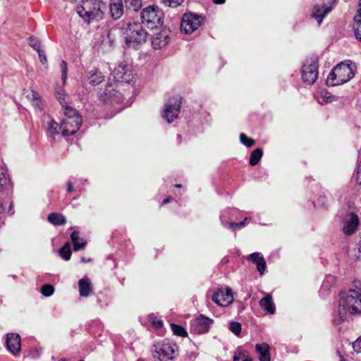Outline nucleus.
Returning <instances> with one entry per match:
<instances>
[{"instance_id": "aec40b11", "label": "nucleus", "mask_w": 361, "mask_h": 361, "mask_svg": "<svg viewBox=\"0 0 361 361\" xmlns=\"http://www.w3.org/2000/svg\"><path fill=\"white\" fill-rule=\"evenodd\" d=\"M104 80V75L98 69L94 68L90 71L87 73V82L92 86H96Z\"/></svg>"}, {"instance_id": "393cba45", "label": "nucleus", "mask_w": 361, "mask_h": 361, "mask_svg": "<svg viewBox=\"0 0 361 361\" xmlns=\"http://www.w3.org/2000/svg\"><path fill=\"white\" fill-rule=\"evenodd\" d=\"M247 219H248L246 217L243 221L238 223L227 222L226 221L224 220L223 215L220 216L221 224L225 227L231 228L233 231L244 227L247 224Z\"/></svg>"}, {"instance_id": "dca6fc26", "label": "nucleus", "mask_w": 361, "mask_h": 361, "mask_svg": "<svg viewBox=\"0 0 361 361\" xmlns=\"http://www.w3.org/2000/svg\"><path fill=\"white\" fill-rule=\"evenodd\" d=\"M135 30V22L128 23L127 27L123 32L125 38V44L127 47H135V35L134 32Z\"/></svg>"}, {"instance_id": "de8ad7c7", "label": "nucleus", "mask_w": 361, "mask_h": 361, "mask_svg": "<svg viewBox=\"0 0 361 361\" xmlns=\"http://www.w3.org/2000/svg\"><path fill=\"white\" fill-rule=\"evenodd\" d=\"M353 348L356 353H361V336L353 343Z\"/></svg>"}, {"instance_id": "bf43d9fd", "label": "nucleus", "mask_w": 361, "mask_h": 361, "mask_svg": "<svg viewBox=\"0 0 361 361\" xmlns=\"http://www.w3.org/2000/svg\"><path fill=\"white\" fill-rule=\"evenodd\" d=\"M213 3L215 4H224L226 2V0H212Z\"/></svg>"}, {"instance_id": "0e129e2a", "label": "nucleus", "mask_w": 361, "mask_h": 361, "mask_svg": "<svg viewBox=\"0 0 361 361\" xmlns=\"http://www.w3.org/2000/svg\"><path fill=\"white\" fill-rule=\"evenodd\" d=\"M178 142L180 144L181 142V136L180 135H177Z\"/></svg>"}, {"instance_id": "a878e982", "label": "nucleus", "mask_w": 361, "mask_h": 361, "mask_svg": "<svg viewBox=\"0 0 361 361\" xmlns=\"http://www.w3.org/2000/svg\"><path fill=\"white\" fill-rule=\"evenodd\" d=\"M317 100L319 104L323 105L333 101H336L337 99L334 95L327 92L326 90H322L320 94L317 97Z\"/></svg>"}, {"instance_id": "5fc2aeb1", "label": "nucleus", "mask_w": 361, "mask_h": 361, "mask_svg": "<svg viewBox=\"0 0 361 361\" xmlns=\"http://www.w3.org/2000/svg\"><path fill=\"white\" fill-rule=\"evenodd\" d=\"M326 197H320L317 200V204L322 207H324L326 205Z\"/></svg>"}, {"instance_id": "f257e3e1", "label": "nucleus", "mask_w": 361, "mask_h": 361, "mask_svg": "<svg viewBox=\"0 0 361 361\" xmlns=\"http://www.w3.org/2000/svg\"><path fill=\"white\" fill-rule=\"evenodd\" d=\"M339 314L348 312L351 314H361V293L343 291L340 293Z\"/></svg>"}, {"instance_id": "c03bdc74", "label": "nucleus", "mask_w": 361, "mask_h": 361, "mask_svg": "<svg viewBox=\"0 0 361 361\" xmlns=\"http://www.w3.org/2000/svg\"><path fill=\"white\" fill-rule=\"evenodd\" d=\"M106 86L109 87L110 88V90H109L106 89V90L104 92V95H103V94L101 95L103 97L104 99H105L106 97L109 98L111 96L114 95V93L112 92L114 91V89L113 87L112 84L111 83H108L106 85Z\"/></svg>"}, {"instance_id": "a19ab883", "label": "nucleus", "mask_w": 361, "mask_h": 361, "mask_svg": "<svg viewBox=\"0 0 361 361\" xmlns=\"http://www.w3.org/2000/svg\"><path fill=\"white\" fill-rule=\"evenodd\" d=\"M335 282V277L333 276H328L325 281H324L322 288L323 289H328Z\"/></svg>"}, {"instance_id": "58836bf2", "label": "nucleus", "mask_w": 361, "mask_h": 361, "mask_svg": "<svg viewBox=\"0 0 361 361\" xmlns=\"http://www.w3.org/2000/svg\"><path fill=\"white\" fill-rule=\"evenodd\" d=\"M147 37V33L145 30L140 28H137V44L142 43V42H145Z\"/></svg>"}, {"instance_id": "0eeeda50", "label": "nucleus", "mask_w": 361, "mask_h": 361, "mask_svg": "<svg viewBox=\"0 0 361 361\" xmlns=\"http://www.w3.org/2000/svg\"><path fill=\"white\" fill-rule=\"evenodd\" d=\"M202 18L195 13H186L183 16L180 23V30L190 34L196 30L201 25Z\"/></svg>"}, {"instance_id": "09e8293b", "label": "nucleus", "mask_w": 361, "mask_h": 361, "mask_svg": "<svg viewBox=\"0 0 361 361\" xmlns=\"http://www.w3.org/2000/svg\"><path fill=\"white\" fill-rule=\"evenodd\" d=\"M39 61L42 64H46L47 63V59L45 55V53L43 50L40 49L39 51H37Z\"/></svg>"}, {"instance_id": "6e6552de", "label": "nucleus", "mask_w": 361, "mask_h": 361, "mask_svg": "<svg viewBox=\"0 0 361 361\" xmlns=\"http://www.w3.org/2000/svg\"><path fill=\"white\" fill-rule=\"evenodd\" d=\"M181 97L177 96L171 98L165 105L163 117L168 123H172L180 112Z\"/></svg>"}, {"instance_id": "7ed1b4c3", "label": "nucleus", "mask_w": 361, "mask_h": 361, "mask_svg": "<svg viewBox=\"0 0 361 361\" xmlns=\"http://www.w3.org/2000/svg\"><path fill=\"white\" fill-rule=\"evenodd\" d=\"M153 348L152 357L154 361H174L178 355V345L166 341L155 343Z\"/></svg>"}, {"instance_id": "6ab92c4d", "label": "nucleus", "mask_w": 361, "mask_h": 361, "mask_svg": "<svg viewBox=\"0 0 361 361\" xmlns=\"http://www.w3.org/2000/svg\"><path fill=\"white\" fill-rule=\"evenodd\" d=\"M256 353L259 355L260 361H270V347L267 343H257L255 345Z\"/></svg>"}, {"instance_id": "9b49d317", "label": "nucleus", "mask_w": 361, "mask_h": 361, "mask_svg": "<svg viewBox=\"0 0 361 361\" xmlns=\"http://www.w3.org/2000/svg\"><path fill=\"white\" fill-rule=\"evenodd\" d=\"M336 0H330L328 4L324 2L315 4L313 7L312 17L317 20L319 25L321 24L325 16L331 11L332 5Z\"/></svg>"}, {"instance_id": "e2e57ef3", "label": "nucleus", "mask_w": 361, "mask_h": 361, "mask_svg": "<svg viewBox=\"0 0 361 361\" xmlns=\"http://www.w3.org/2000/svg\"><path fill=\"white\" fill-rule=\"evenodd\" d=\"M243 361H252V358H250V357H249V355H247V356H246V357L243 360Z\"/></svg>"}, {"instance_id": "13d9d810", "label": "nucleus", "mask_w": 361, "mask_h": 361, "mask_svg": "<svg viewBox=\"0 0 361 361\" xmlns=\"http://www.w3.org/2000/svg\"><path fill=\"white\" fill-rule=\"evenodd\" d=\"M73 183H71V181H68L67 182V192H73Z\"/></svg>"}, {"instance_id": "c756f323", "label": "nucleus", "mask_w": 361, "mask_h": 361, "mask_svg": "<svg viewBox=\"0 0 361 361\" xmlns=\"http://www.w3.org/2000/svg\"><path fill=\"white\" fill-rule=\"evenodd\" d=\"M171 328L173 333L175 335L182 336V337L187 336V335H188L187 331L182 326L175 324H171Z\"/></svg>"}, {"instance_id": "2eb2a0df", "label": "nucleus", "mask_w": 361, "mask_h": 361, "mask_svg": "<svg viewBox=\"0 0 361 361\" xmlns=\"http://www.w3.org/2000/svg\"><path fill=\"white\" fill-rule=\"evenodd\" d=\"M212 300L219 306L226 307L230 305L233 301L231 290H219L212 296Z\"/></svg>"}, {"instance_id": "1a4fd4ad", "label": "nucleus", "mask_w": 361, "mask_h": 361, "mask_svg": "<svg viewBox=\"0 0 361 361\" xmlns=\"http://www.w3.org/2000/svg\"><path fill=\"white\" fill-rule=\"evenodd\" d=\"M359 223L358 216L355 213H346L342 219L343 233L348 235H353L356 231Z\"/></svg>"}, {"instance_id": "f03ea898", "label": "nucleus", "mask_w": 361, "mask_h": 361, "mask_svg": "<svg viewBox=\"0 0 361 361\" xmlns=\"http://www.w3.org/2000/svg\"><path fill=\"white\" fill-rule=\"evenodd\" d=\"M105 5L101 0H84L77 7V13L85 21L102 18Z\"/></svg>"}, {"instance_id": "ea45409f", "label": "nucleus", "mask_w": 361, "mask_h": 361, "mask_svg": "<svg viewBox=\"0 0 361 361\" xmlns=\"http://www.w3.org/2000/svg\"><path fill=\"white\" fill-rule=\"evenodd\" d=\"M61 79L63 80V83H66L67 80V73H68V64L65 61H62L61 63Z\"/></svg>"}, {"instance_id": "4be33fe9", "label": "nucleus", "mask_w": 361, "mask_h": 361, "mask_svg": "<svg viewBox=\"0 0 361 361\" xmlns=\"http://www.w3.org/2000/svg\"><path fill=\"white\" fill-rule=\"evenodd\" d=\"M80 295L87 297L92 291L90 281L88 278H83L78 282Z\"/></svg>"}, {"instance_id": "ddd939ff", "label": "nucleus", "mask_w": 361, "mask_h": 361, "mask_svg": "<svg viewBox=\"0 0 361 361\" xmlns=\"http://www.w3.org/2000/svg\"><path fill=\"white\" fill-rule=\"evenodd\" d=\"M6 346L7 350L14 355H18L21 350L20 335L16 333L6 334Z\"/></svg>"}, {"instance_id": "cd10ccee", "label": "nucleus", "mask_w": 361, "mask_h": 361, "mask_svg": "<svg viewBox=\"0 0 361 361\" xmlns=\"http://www.w3.org/2000/svg\"><path fill=\"white\" fill-rule=\"evenodd\" d=\"M263 155V151L261 148H257L254 149L250 156V164L251 166L257 165L260 161Z\"/></svg>"}, {"instance_id": "a211bd4d", "label": "nucleus", "mask_w": 361, "mask_h": 361, "mask_svg": "<svg viewBox=\"0 0 361 361\" xmlns=\"http://www.w3.org/2000/svg\"><path fill=\"white\" fill-rule=\"evenodd\" d=\"M109 8L111 17L115 20L119 19L123 13L122 0H111Z\"/></svg>"}, {"instance_id": "423d86ee", "label": "nucleus", "mask_w": 361, "mask_h": 361, "mask_svg": "<svg viewBox=\"0 0 361 361\" xmlns=\"http://www.w3.org/2000/svg\"><path fill=\"white\" fill-rule=\"evenodd\" d=\"M302 78L304 82L312 85L318 77L317 59L315 57L307 59L302 67Z\"/></svg>"}, {"instance_id": "f8f14e48", "label": "nucleus", "mask_w": 361, "mask_h": 361, "mask_svg": "<svg viewBox=\"0 0 361 361\" xmlns=\"http://www.w3.org/2000/svg\"><path fill=\"white\" fill-rule=\"evenodd\" d=\"M212 322V319L201 315L191 324V330L196 334H204L208 331Z\"/></svg>"}, {"instance_id": "052dcab7", "label": "nucleus", "mask_w": 361, "mask_h": 361, "mask_svg": "<svg viewBox=\"0 0 361 361\" xmlns=\"http://www.w3.org/2000/svg\"><path fill=\"white\" fill-rule=\"evenodd\" d=\"M13 202H11L9 207H8V213H10L11 214H13L14 213L13 212Z\"/></svg>"}, {"instance_id": "79ce46f5", "label": "nucleus", "mask_w": 361, "mask_h": 361, "mask_svg": "<svg viewBox=\"0 0 361 361\" xmlns=\"http://www.w3.org/2000/svg\"><path fill=\"white\" fill-rule=\"evenodd\" d=\"M348 291H354L358 294L361 293V281L355 280Z\"/></svg>"}, {"instance_id": "5701e85b", "label": "nucleus", "mask_w": 361, "mask_h": 361, "mask_svg": "<svg viewBox=\"0 0 361 361\" xmlns=\"http://www.w3.org/2000/svg\"><path fill=\"white\" fill-rule=\"evenodd\" d=\"M48 221L54 226H61L66 223V217L57 212H51L48 215Z\"/></svg>"}, {"instance_id": "3c124183", "label": "nucleus", "mask_w": 361, "mask_h": 361, "mask_svg": "<svg viewBox=\"0 0 361 361\" xmlns=\"http://www.w3.org/2000/svg\"><path fill=\"white\" fill-rule=\"evenodd\" d=\"M4 207L2 203L0 202V228L4 224Z\"/></svg>"}, {"instance_id": "864d4df0", "label": "nucleus", "mask_w": 361, "mask_h": 361, "mask_svg": "<svg viewBox=\"0 0 361 361\" xmlns=\"http://www.w3.org/2000/svg\"><path fill=\"white\" fill-rule=\"evenodd\" d=\"M27 97L30 99L35 101L39 99V94L37 92L32 90L31 92L27 95Z\"/></svg>"}, {"instance_id": "72a5a7b5", "label": "nucleus", "mask_w": 361, "mask_h": 361, "mask_svg": "<svg viewBox=\"0 0 361 361\" xmlns=\"http://www.w3.org/2000/svg\"><path fill=\"white\" fill-rule=\"evenodd\" d=\"M353 30L356 39L361 42V18L355 19Z\"/></svg>"}, {"instance_id": "49530a36", "label": "nucleus", "mask_w": 361, "mask_h": 361, "mask_svg": "<svg viewBox=\"0 0 361 361\" xmlns=\"http://www.w3.org/2000/svg\"><path fill=\"white\" fill-rule=\"evenodd\" d=\"M58 126H59L58 123L56 121H54V120H52L51 122L49 125V130L51 134H53V135L59 134V131L57 130Z\"/></svg>"}, {"instance_id": "a18cd8bd", "label": "nucleus", "mask_w": 361, "mask_h": 361, "mask_svg": "<svg viewBox=\"0 0 361 361\" xmlns=\"http://www.w3.org/2000/svg\"><path fill=\"white\" fill-rule=\"evenodd\" d=\"M353 178L357 184L361 185V164H357V167Z\"/></svg>"}, {"instance_id": "c9c22d12", "label": "nucleus", "mask_w": 361, "mask_h": 361, "mask_svg": "<svg viewBox=\"0 0 361 361\" xmlns=\"http://www.w3.org/2000/svg\"><path fill=\"white\" fill-rule=\"evenodd\" d=\"M161 3L168 7L176 8L180 6L185 0H161Z\"/></svg>"}, {"instance_id": "f704fd0d", "label": "nucleus", "mask_w": 361, "mask_h": 361, "mask_svg": "<svg viewBox=\"0 0 361 361\" xmlns=\"http://www.w3.org/2000/svg\"><path fill=\"white\" fill-rule=\"evenodd\" d=\"M54 292V288L51 284H44L41 288V293L46 297L51 296Z\"/></svg>"}, {"instance_id": "c85d7f7f", "label": "nucleus", "mask_w": 361, "mask_h": 361, "mask_svg": "<svg viewBox=\"0 0 361 361\" xmlns=\"http://www.w3.org/2000/svg\"><path fill=\"white\" fill-rule=\"evenodd\" d=\"M64 109L66 118L64 119L76 120V116H81L75 109L68 106L67 104L62 106Z\"/></svg>"}, {"instance_id": "473e14b6", "label": "nucleus", "mask_w": 361, "mask_h": 361, "mask_svg": "<svg viewBox=\"0 0 361 361\" xmlns=\"http://www.w3.org/2000/svg\"><path fill=\"white\" fill-rule=\"evenodd\" d=\"M55 97L61 104V106H65L66 104V94L65 90L62 88H59L55 90Z\"/></svg>"}, {"instance_id": "680f3d73", "label": "nucleus", "mask_w": 361, "mask_h": 361, "mask_svg": "<svg viewBox=\"0 0 361 361\" xmlns=\"http://www.w3.org/2000/svg\"><path fill=\"white\" fill-rule=\"evenodd\" d=\"M169 201H170V198H166L162 201L161 204L163 205V204H167L168 202H169Z\"/></svg>"}, {"instance_id": "8fccbe9b", "label": "nucleus", "mask_w": 361, "mask_h": 361, "mask_svg": "<svg viewBox=\"0 0 361 361\" xmlns=\"http://www.w3.org/2000/svg\"><path fill=\"white\" fill-rule=\"evenodd\" d=\"M127 8H133L135 11V0H124Z\"/></svg>"}, {"instance_id": "20e7f679", "label": "nucleus", "mask_w": 361, "mask_h": 361, "mask_svg": "<svg viewBox=\"0 0 361 361\" xmlns=\"http://www.w3.org/2000/svg\"><path fill=\"white\" fill-rule=\"evenodd\" d=\"M354 76V73L350 65L341 63L329 73L326 84L329 86H336L349 81Z\"/></svg>"}, {"instance_id": "412c9836", "label": "nucleus", "mask_w": 361, "mask_h": 361, "mask_svg": "<svg viewBox=\"0 0 361 361\" xmlns=\"http://www.w3.org/2000/svg\"><path fill=\"white\" fill-rule=\"evenodd\" d=\"M259 305L262 309H264L270 314L275 313V305L270 294H266V295L260 300Z\"/></svg>"}, {"instance_id": "4d7b16f0", "label": "nucleus", "mask_w": 361, "mask_h": 361, "mask_svg": "<svg viewBox=\"0 0 361 361\" xmlns=\"http://www.w3.org/2000/svg\"><path fill=\"white\" fill-rule=\"evenodd\" d=\"M4 183H5L4 175L3 173H0V191L3 188Z\"/></svg>"}, {"instance_id": "b1692460", "label": "nucleus", "mask_w": 361, "mask_h": 361, "mask_svg": "<svg viewBox=\"0 0 361 361\" xmlns=\"http://www.w3.org/2000/svg\"><path fill=\"white\" fill-rule=\"evenodd\" d=\"M71 239L73 245V250L78 251L85 247L87 242L84 239H81L80 242V233L78 231H73L71 235Z\"/></svg>"}, {"instance_id": "39448f33", "label": "nucleus", "mask_w": 361, "mask_h": 361, "mask_svg": "<svg viewBox=\"0 0 361 361\" xmlns=\"http://www.w3.org/2000/svg\"><path fill=\"white\" fill-rule=\"evenodd\" d=\"M140 18L143 25L154 29L163 25L164 13L158 6H149L142 11Z\"/></svg>"}, {"instance_id": "774afa93", "label": "nucleus", "mask_w": 361, "mask_h": 361, "mask_svg": "<svg viewBox=\"0 0 361 361\" xmlns=\"http://www.w3.org/2000/svg\"><path fill=\"white\" fill-rule=\"evenodd\" d=\"M359 252H361V240L360 242V247H358Z\"/></svg>"}, {"instance_id": "69168bd1", "label": "nucleus", "mask_w": 361, "mask_h": 361, "mask_svg": "<svg viewBox=\"0 0 361 361\" xmlns=\"http://www.w3.org/2000/svg\"><path fill=\"white\" fill-rule=\"evenodd\" d=\"M195 358H196V355H190V360H195Z\"/></svg>"}, {"instance_id": "603ef678", "label": "nucleus", "mask_w": 361, "mask_h": 361, "mask_svg": "<svg viewBox=\"0 0 361 361\" xmlns=\"http://www.w3.org/2000/svg\"><path fill=\"white\" fill-rule=\"evenodd\" d=\"M152 325L156 329H160L163 326V322L160 319H154L152 321Z\"/></svg>"}, {"instance_id": "6e6d98bb", "label": "nucleus", "mask_w": 361, "mask_h": 361, "mask_svg": "<svg viewBox=\"0 0 361 361\" xmlns=\"http://www.w3.org/2000/svg\"><path fill=\"white\" fill-rule=\"evenodd\" d=\"M361 18V0L359 2V9L357 10V14L355 16L354 19Z\"/></svg>"}, {"instance_id": "4c0bfd02", "label": "nucleus", "mask_w": 361, "mask_h": 361, "mask_svg": "<svg viewBox=\"0 0 361 361\" xmlns=\"http://www.w3.org/2000/svg\"><path fill=\"white\" fill-rule=\"evenodd\" d=\"M240 140L242 144L245 145L247 147H250L255 145V140L248 137L244 133H241L240 135Z\"/></svg>"}, {"instance_id": "e433bc0d", "label": "nucleus", "mask_w": 361, "mask_h": 361, "mask_svg": "<svg viewBox=\"0 0 361 361\" xmlns=\"http://www.w3.org/2000/svg\"><path fill=\"white\" fill-rule=\"evenodd\" d=\"M229 329L236 336H239L241 332L242 326L239 322H231L230 323Z\"/></svg>"}, {"instance_id": "bb28decb", "label": "nucleus", "mask_w": 361, "mask_h": 361, "mask_svg": "<svg viewBox=\"0 0 361 361\" xmlns=\"http://www.w3.org/2000/svg\"><path fill=\"white\" fill-rule=\"evenodd\" d=\"M59 255L65 261H68L72 255L71 245L69 242H66L59 250Z\"/></svg>"}, {"instance_id": "2f4dec72", "label": "nucleus", "mask_w": 361, "mask_h": 361, "mask_svg": "<svg viewBox=\"0 0 361 361\" xmlns=\"http://www.w3.org/2000/svg\"><path fill=\"white\" fill-rule=\"evenodd\" d=\"M28 44L35 49L37 51H39L42 47L41 41L36 37L31 36L28 39Z\"/></svg>"}, {"instance_id": "7c9ffc66", "label": "nucleus", "mask_w": 361, "mask_h": 361, "mask_svg": "<svg viewBox=\"0 0 361 361\" xmlns=\"http://www.w3.org/2000/svg\"><path fill=\"white\" fill-rule=\"evenodd\" d=\"M249 355L248 351L239 347L236 349L233 355V361H239L243 360L247 355Z\"/></svg>"}, {"instance_id": "338daca9", "label": "nucleus", "mask_w": 361, "mask_h": 361, "mask_svg": "<svg viewBox=\"0 0 361 361\" xmlns=\"http://www.w3.org/2000/svg\"><path fill=\"white\" fill-rule=\"evenodd\" d=\"M81 261H82V262H87L90 261V259H86L85 257H82V258H81Z\"/></svg>"}, {"instance_id": "f3484780", "label": "nucleus", "mask_w": 361, "mask_h": 361, "mask_svg": "<svg viewBox=\"0 0 361 361\" xmlns=\"http://www.w3.org/2000/svg\"><path fill=\"white\" fill-rule=\"evenodd\" d=\"M247 260L251 261L257 266L260 275H263L267 268L264 258L259 252H253L247 257Z\"/></svg>"}, {"instance_id": "9d476101", "label": "nucleus", "mask_w": 361, "mask_h": 361, "mask_svg": "<svg viewBox=\"0 0 361 361\" xmlns=\"http://www.w3.org/2000/svg\"><path fill=\"white\" fill-rule=\"evenodd\" d=\"M82 121V116H76V120L63 119L59 127L62 135L66 137L75 134L80 129Z\"/></svg>"}, {"instance_id": "4468645a", "label": "nucleus", "mask_w": 361, "mask_h": 361, "mask_svg": "<svg viewBox=\"0 0 361 361\" xmlns=\"http://www.w3.org/2000/svg\"><path fill=\"white\" fill-rule=\"evenodd\" d=\"M170 32L171 31L168 28H164L159 32H157L151 42L153 48L154 49H160L164 47L169 42Z\"/></svg>"}, {"instance_id": "37998d69", "label": "nucleus", "mask_w": 361, "mask_h": 361, "mask_svg": "<svg viewBox=\"0 0 361 361\" xmlns=\"http://www.w3.org/2000/svg\"><path fill=\"white\" fill-rule=\"evenodd\" d=\"M118 79L121 80V81L130 83L133 82V75L130 76V74H128L127 72H124L121 76L116 77Z\"/></svg>"}]
</instances>
